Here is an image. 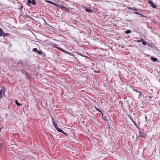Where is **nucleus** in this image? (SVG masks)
<instances>
[{
  "instance_id": "f257e3e1",
  "label": "nucleus",
  "mask_w": 160,
  "mask_h": 160,
  "mask_svg": "<svg viewBox=\"0 0 160 160\" xmlns=\"http://www.w3.org/2000/svg\"><path fill=\"white\" fill-rule=\"evenodd\" d=\"M8 33L4 32L3 30L0 28V36H2L3 37L8 36Z\"/></svg>"
},
{
  "instance_id": "f03ea898",
  "label": "nucleus",
  "mask_w": 160,
  "mask_h": 160,
  "mask_svg": "<svg viewBox=\"0 0 160 160\" xmlns=\"http://www.w3.org/2000/svg\"><path fill=\"white\" fill-rule=\"evenodd\" d=\"M32 3L33 5H36L37 4L35 0H28L27 2V5L28 6L30 5V4Z\"/></svg>"
},
{
  "instance_id": "7ed1b4c3",
  "label": "nucleus",
  "mask_w": 160,
  "mask_h": 160,
  "mask_svg": "<svg viewBox=\"0 0 160 160\" xmlns=\"http://www.w3.org/2000/svg\"><path fill=\"white\" fill-rule=\"evenodd\" d=\"M57 7H58L64 10L65 11H66L67 12L69 11L68 8L64 6L60 5L59 6L58 5V6Z\"/></svg>"
},
{
  "instance_id": "20e7f679",
  "label": "nucleus",
  "mask_w": 160,
  "mask_h": 160,
  "mask_svg": "<svg viewBox=\"0 0 160 160\" xmlns=\"http://www.w3.org/2000/svg\"><path fill=\"white\" fill-rule=\"evenodd\" d=\"M139 135L138 136V137H144V136L145 135L144 132H142L141 131H139Z\"/></svg>"
},
{
  "instance_id": "39448f33",
  "label": "nucleus",
  "mask_w": 160,
  "mask_h": 160,
  "mask_svg": "<svg viewBox=\"0 0 160 160\" xmlns=\"http://www.w3.org/2000/svg\"><path fill=\"white\" fill-rule=\"evenodd\" d=\"M37 53L38 54L40 55H44L45 56V53L41 50H38V52Z\"/></svg>"
},
{
  "instance_id": "423d86ee",
  "label": "nucleus",
  "mask_w": 160,
  "mask_h": 160,
  "mask_svg": "<svg viewBox=\"0 0 160 160\" xmlns=\"http://www.w3.org/2000/svg\"><path fill=\"white\" fill-rule=\"evenodd\" d=\"M53 124L54 126L55 127V128H56L57 127V122L54 120V119L53 118H52Z\"/></svg>"
},
{
  "instance_id": "0eeeda50",
  "label": "nucleus",
  "mask_w": 160,
  "mask_h": 160,
  "mask_svg": "<svg viewBox=\"0 0 160 160\" xmlns=\"http://www.w3.org/2000/svg\"><path fill=\"white\" fill-rule=\"evenodd\" d=\"M62 51L67 53V54H69L70 55H71V56H74V55L73 54H72L68 52V51H65L63 49H62V50H61Z\"/></svg>"
},
{
  "instance_id": "6e6552de",
  "label": "nucleus",
  "mask_w": 160,
  "mask_h": 160,
  "mask_svg": "<svg viewBox=\"0 0 160 160\" xmlns=\"http://www.w3.org/2000/svg\"><path fill=\"white\" fill-rule=\"evenodd\" d=\"M46 2L48 3L51 4L53 5L56 6H58V5H57V4H55V3L52 2H51V1H46Z\"/></svg>"
},
{
  "instance_id": "1a4fd4ad",
  "label": "nucleus",
  "mask_w": 160,
  "mask_h": 160,
  "mask_svg": "<svg viewBox=\"0 0 160 160\" xmlns=\"http://www.w3.org/2000/svg\"><path fill=\"white\" fill-rule=\"evenodd\" d=\"M26 76L27 78L28 79H30L31 78V76L30 74L28 72L26 74Z\"/></svg>"
},
{
  "instance_id": "9d476101",
  "label": "nucleus",
  "mask_w": 160,
  "mask_h": 160,
  "mask_svg": "<svg viewBox=\"0 0 160 160\" xmlns=\"http://www.w3.org/2000/svg\"><path fill=\"white\" fill-rule=\"evenodd\" d=\"M151 60L153 62H156L158 60V59L152 57Z\"/></svg>"
},
{
  "instance_id": "9b49d317",
  "label": "nucleus",
  "mask_w": 160,
  "mask_h": 160,
  "mask_svg": "<svg viewBox=\"0 0 160 160\" xmlns=\"http://www.w3.org/2000/svg\"><path fill=\"white\" fill-rule=\"evenodd\" d=\"M57 131L58 132H63V131L61 129L59 128H58V127L56 128H55Z\"/></svg>"
},
{
  "instance_id": "f8f14e48",
  "label": "nucleus",
  "mask_w": 160,
  "mask_h": 160,
  "mask_svg": "<svg viewBox=\"0 0 160 160\" xmlns=\"http://www.w3.org/2000/svg\"><path fill=\"white\" fill-rule=\"evenodd\" d=\"M130 118L131 120V121H132V122H133V123L135 125L136 127H137V125L136 123L134 121L132 118V117L131 116L129 117Z\"/></svg>"
},
{
  "instance_id": "ddd939ff",
  "label": "nucleus",
  "mask_w": 160,
  "mask_h": 160,
  "mask_svg": "<svg viewBox=\"0 0 160 160\" xmlns=\"http://www.w3.org/2000/svg\"><path fill=\"white\" fill-rule=\"evenodd\" d=\"M86 11L88 12H92L93 11L92 10L88 8H86Z\"/></svg>"
},
{
  "instance_id": "4468645a",
  "label": "nucleus",
  "mask_w": 160,
  "mask_h": 160,
  "mask_svg": "<svg viewBox=\"0 0 160 160\" xmlns=\"http://www.w3.org/2000/svg\"><path fill=\"white\" fill-rule=\"evenodd\" d=\"M15 103H16V105L18 106H22V104L21 103H19L18 102V101L17 100H16V101H15Z\"/></svg>"
},
{
  "instance_id": "2eb2a0df",
  "label": "nucleus",
  "mask_w": 160,
  "mask_h": 160,
  "mask_svg": "<svg viewBox=\"0 0 160 160\" xmlns=\"http://www.w3.org/2000/svg\"><path fill=\"white\" fill-rule=\"evenodd\" d=\"M131 32V31L130 30H127L125 31V33L126 34H129Z\"/></svg>"
},
{
  "instance_id": "dca6fc26",
  "label": "nucleus",
  "mask_w": 160,
  "mask_h": 160,
  "mask_svg": "<svg viewBox=\"0 0 160 160\" xmlns=\"http://www.w3.org/2000/svg\"><path fill=\"white\" fill-rule=\"evenodd\" d=\"M32 51L35 53H37L38 51V50L37 48H34L32 49Z\"/></svg>"
},
{
  "instance_id": "f3484780",
  "label": "nucleus",
  "mask_w": 160,
  "mask_h": 160,
  "mask_svg": "<svg viewBox=\"0 0 160 160\" xmlns=\"http://www.w3.org/2000/svg\"><path fill=\"white\" fill-rule=\"evenodd\" d=\"M22 72L24 74L26 75L28 72H26V71L24 70H22Z\"/></svg>"
},
{
  "instance_id": "a211bd4d",
  "label": "nucleus",
  "mask_w": 160,
  "mask_h": 160,
  "mask_svg": "<svg viewBox=\"0 0 160 160\" xmlns=\"http://www.w3.org/2000/svg\"><path fill=\"white\" fill-rule=\"evenodd\" d=\"M3 90H2L0 91V98H2V93Z\"/></svg>"
},
{
  "instance_id": "6ab92c4d",
  "label": "nucleus",
  "mask_w": 160,
  "mask_h": 160,
  "mask_svg": "<svg viewBox=\"0 0 160 160\" xmlns=\"http://www.w3.org/2000/svg\"><path fill=\"white\" fill-rule=\"evenodd\" d=\"M142 44H143V45H146L147 44H146V42L145 41H144V40H143L142 39Z\"/></svg>"
},
{
  "instance_id": "aec40b11",
  "label": "nucleus",
  "mask_w": 160,
  "mask_h": 160,
  "mask_svg": "<svg viewBox=\"0 0 160 160\" xmlns=\"http://www.w3.org/2000/svg\"><path fill=\"white\" fill-rule=\"evenodd\" d=\"M151 6L152 7L154 8H156L157 7V6L154 3H153L152 5H151Z\"/></svg>"
},
{
  "instance_id": "412c9836",
  "label": "nucleus",
  "mask_w": 160,
  "mask_h": 160,
  "mask_svg": "<svg viewBox=\"0 0 160 160\" xmlns=\"http://www.w3.org/2000/svg\"><path fill=\"white\" fill-rule=\"evenodd\" d=\"M133 91H135V92H137L139 93V94H139V96H140V94H141V93L139 91H138V90H136V89H133Z\"/></svg>"
},
{
  "instance_id": "4be33fe9",
  "label": "nucleus",
  "mask_w": 160,
  "mask_h": 160,
  "mask_svg": "<svg viewBox=\"0 0 160 160\" xmlns=\"http://www.w3.org/2000/svg\"><path fill=\"white\" fill-rule=\"evenodd\" d=\"M55 47L56 48H57V49H58L60 50L61 51V50H62V48H61L60 47Z\"/></svg>"
},
{
  "instance_id": "5701e85b",
  "label": "nucleus",
  "mask_w": 160,
  "mask_h": 160,
  "mask_svg": "<svg viewBox=\"0 0 160 160\" xmlns=\"http://www.w3.org/2000/svg\"><path fill=\"white\" fill-rule=\"evenodd\" d=\"M148 3L150 4L152 2V1H151L150 0H148Z\"/></svg>"
},
{
  "instance_id": "b1692460",
  "label": "nucleus",
  "mask_w": 160,
  "mask_h": 160,
  "mask_svg": "<svg viewBox=\"0 0 160 160\" xmlns=\"http://www.w3.org/2000/svg\"><path fill=\"white\" fill-rule=\"evenodd\" d=\"M134 13H135V14H138V15H142H142H141L140 13H139V12H134ZM142 16L143 17V16H142Z\"/></svg>"
},
{
  "instance_id": "393cba45",
  "label": "nucleus",
  "mask_w": 160,
  "mask_h": 160,
  "mask_svg": "<svg viewBox=\"0 0 160 160\" xmlns=\"http://www.w3.org/2000/svg\"><path fill=\"white\" fill-rule=\"evenodd\" d=\"M96 110H97V111H98V112L102 113V112L100 110H99L98 108H96Z\"/></svg>"
},
{
  "instance_id": "a878e982",
  "label": "nucleus",
  "mask_w": 160,
  "mask_h": 160,
  "mask_svg": "<svg viewBox=\"0 0 160 160\" xmlns=\"http://www.w3.org/2000/svg\"><path fill=\"white\" fill-rule=\"evenodd\" d=\"M26 17H27L29 18H31V17L30 16H29L28 15H27L26 16Z\"/></svg>"
},
{
  "instance_id": "bb28decb",
  "label": "nucleus",
  "mask_w": 160,
  "mask_h": 160,
  "mask_svg": "<svg viewBox=\"0 0 160 160\" xmlns=\"http://www.w3.org/2000/svg\"><path fill=\"white\" fill-rule=\"evenodd\" d=\"M152 96H148V97L149 98H152Z\"/></svg>"
},
{
  "instance_id": "cd10ccee",
  "label": "nucleus",
  "mask_w": 160,
  "mask_h": 160,
  "mask_svg": "<svg viewBox=\"0 0 160 160\" xmlns=\"http://www.w3.org/2000/svg\"><path fill=\"white\" fill-rule=\"evenodd\" d=\"M62 133H63V134H64L66 135H67V134H66V133L65 132H64V131H63V132H62Z\"/></svg>"
},
{
  "instance_id": "c85d7f7f",
  "label": "nucleus",
  "mask_w": 160,
  "mask_h": 160,
  "mask_svg": "<svg viewBox=\"0 0 160 160\" xmlns=\"http://www.w3.org/2000/svg\"><path fill=\"white\" fill-rule=\"evenodd\" d=\"M145 118L146 120V121H147V116H145Z\"/></svg>"
},
{
  "instance_id": "c756f323",
  "label": "nucleus",
  "mask_w": 160,
  "mask_h": 160,
  "mask_svg": "<svg viewBox=\"0 0 160 160\" xmlns=\"http://www.w3.org/2000/svg\"><path fill=\"white\" fill-rule=\"evenodd\" d=\"M78 54H79V55H81V56H83V57H85V56H83V55H81V54H80L78 53Z\"/></svg>"
},
{
  "instance_id": "7c9ffc66",
  "label": "nucleus",
  "mask_w": 160,
  "mask_h": 160,
  "mask_svg": "<svg viewBox=\"0 0 160 160\" xmlns=\"http://www.w3.org/2000/svg\"><path fill=\"white\" fill-rule=\"evenodd\" d=\"M137 118L138 119V122H139V118Z\"/></svg>"
},
{
  "instance_id": "2f4dec72",
  "label": "nucleus",
  "mask_w": 160,
  "mask_h": 160,
  "mask_svg": "<svg viewBox=\"0 0 160 160\" xmlns=\"http://www.w3.org/2000/svg\"><path fill=\"white\" fill-rule=\"evenodd\" d=\"M104 119V120H105V121H107V119Z\"/></svg>"
},
{
  "instance_id": "473e14b6",
  "label": "nucleus",
  "mask_w": 160,
  "mask_h": 160,
  "mask_svg": "<svg viewBox=\"0 0 160 160\" xmlns=\"http://www.w3.org/2000/svg\"><path fill=\"white\" fill-rule=\"evenodd\" d=\"M153 3V2H152V3H151L150 4V5H151H151H152V4Z\"/></svg>"
},
{
  "instance_id": "72a5a7b5",
  "label": "nucleus",
  "mask_w": 160,
  "mask_h": 160,
  "mask_svg": "<svg viewBox=\"0 0 160 160\" xmlns=\"http://www.w3.org/2000/svg\"><path fill=\"white\" fill-rule=\"evenodd\" d=\"M134 10H135V11H137V9H134Z\"/></svg>"
},
{
  "instance_id": "f704fd0d",
  "label": "nucleus",
  "mask_w": 160,
  "mask_h": 160,
  "mask_svg": "<svg viewBox=\"0 0 160 160\" xmlns=\"http://www.w3.org/2000/svg\"><path fill=\"white\" fill-rule=\"evenodd\" d=\"M102 113V117H103V114L102 113V112L101 113Z\"/></svg>"
},
{
  "instance_id": "c9c22d12",
  "label": "nucleus",
  "mask_w": 160,
  "mask_h": 160,
  "mask_svg": "<svg viewBox=\"0 0 160 160\" xmlns=\"http://www.w3.org/2000/svg\"><path fill=\"white\" fill-rule=\"evenodd\" d=\"M138 42H141V40H138L137 41Z\"/></svg>"
},
{
  "instance_id": "e433bc0d",
  "label": "nucleus",
  "mask_w": 160,
  "mask_h": 160,
  "mask_svg": "<svg viewBox=\"0 0 160 160\" xmlns=\"http://www.w3.org/2000/svg\"><path fill=\"white\" fill-rule=\"evenodd\" d=\"M97 72L98 73L100 72V71H99L98 72Z\"/></svg>"
}]
</instances>
